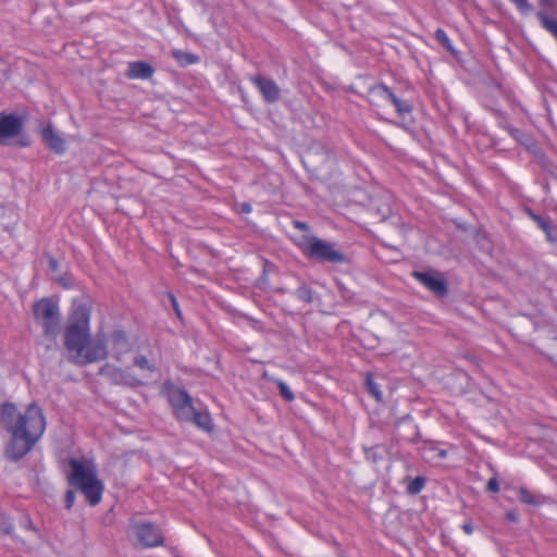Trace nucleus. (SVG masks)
<instances>
[{"mask_svg": "<svg viewBox=\"0 0 557 557\" xmlns=\"http://www.w3.org/2000/svg\"><path fill=\"white\" fill-rule=\"evenodd\" d=\"M532 220L541 227L545 233L549 240H553L550 231H552V224L548 219L542 218L537 214L530 213Z\"/></svg>", "mask_w": 557, "mask_h": 557, "instance_id": "nucleus-20", "label": "nucleus"}, {"mask_svg": "<svg viewBox=\"0 0 557 557\" xmlns=\"http://www.w3.org/2000/svg\"><path fill=\"white\" fill-rule=\"evenodd\" d=\"M170 299H171V302H172V306H173L175 312L177 313V315H180L181 312H180L178 305H177L175 297L173 295H170Z\"/></svg>", "mask_w": 557, "mask_h": 557, "instance_id": "nucleus-36", "label": "nucleus"}, {"mask_svg": "<svg viewBox=\"0 0 557 557\" xmlns=\"http://www.w3.org/2000/svg\"><path fill=\"white\" fill-rule=\"evenodd\" d=\"M49 268L52 271H57L59 269V263H58V261L54 258H50L49 259Z\"/></svg>", "mask_w": 557, "mask_h": 557, "instance_id": "nucleus-35", "label": "nucleus"}, {"mask_svg": "<svg viewBox=\"0 0 557 557\" xmlns=\"http://www.w3.org/2000/svg\"><path fill=\"white\" fill-rule=\"evenodd\" d=\"M370 95L376 98L389 100L396 108V111L403 115L411 112V106L394 95V92L385 85H376L370 89Z\"/></svg>", "mask_w": 557, "mask_h": 557, "instance_id": "nucleus-9", "label": "nucleus"}, {"mask_svg": "<svg viewBox=\"0 0 557 557\" xmlns=\"http://www.w3.org/2000/svg\"><path fill=\"white\" fill-rule=\"evenodd\" d=\"M298 246L309 259L319 262L342 263L345 260L344 255L335 249L334 244L315 236H302Z\"/></svg>", "mask_w": 557, "mask_h": 557, "instance_id": "nucleus-4", "label": "nucleus"}, {"mask_svg": "<svg viewBox=\"0 0 557 557\" xmlns=\"http://www.w3.org/2000/svg\"><path fill=\"white\" fill-rule=\"evenodd\" d=\"M512 2H515L518 8L522 11H528L530 10V4L528 3L527 0H511Z\"/></svg>", "mask_w": 557, "mask_h": 557, "instance_id": "nucleus-31", "label": "nucleus"}, {"mask_svg": "<svg viewBox=\"0 0 557 557\" xmlns=\"http://www.w3.org/2000/svg\"><path fill=\"white\" fill-rule=\"evenodd\" d=\"M277 387H278V391H280V395L286 400V401H292L294 400V394L293 392L290 391V388L286 385V383H284L283 381L281 380H276L275 381Z\"/></svg>", "mask_w": 557, "mask_h": 557, "instance_id": "nucleus-23", "label": "nucleus"}, {"mask_svg": "<svg viewBox=\"0 0 557 557\" xmlns=\"http://www.w3.org/2000/svg\"><path fill=\"white\" fill-rule=\"evenodd\" d=\"M296 296L299 300L310 304L312 301V293L306 286H300L296 290Z\"/></svg>", "mask_w": 557, "mask_h": 557, "instance_id": "nucleus-26", "label": "nucleus"}, {"mask_svg": "<svg viewBox=\"0 0 557 557\" xmlns=\"http://www.w3.org/2000/svg\"><path fill=\"white\" fill-rule=\"evenodd\" d=\"M134 366L138 367L141 370H147L151 372L154 371V367L144 356H136L134 358Z\"/></svg>", "mask_w": 557, "mask_h": 557, "instance_id": "nucleus-25", "label": "nucleus"}, {"mask_svg": "<svg viewBox=\"0 0 557 557\" xmlns=\"http://www.w3.org/2000/svg\"><path fill=\"white\" fill-rule=\"evenodd\" d=\"M101 373L109 376L113 383L115 384H122V385H128V386H136L139 384V381L136 380L133 375H131L128 372L115 368L112 366H104L101 369Z\"/></svg>", "mask_w": 557, "mask_h": 557, "instance_id": "nucleus-14", "label": "nucleus"}, {"mask_svg": "<svg viewBox=\"0 0 557 557\" xmlns=\"http://www.w3.org/2000/svg\"><path fill=\"white\" fill-rule=\"evenodd\" d=\"M543 27L557 38V20L546 16L544 13L537 14Z\"/></svg>", "mask_w": 557, "mask_h": 557, "instance_id": "nucleus-19", "label": "nucleus"}, {"mask_svg": "<svg viewBox=\"0 0 557 557\" xmlns=\"http://www.w3.org/2000/svg\"><path fill=\"white\" fill-rule=\"evenodd\" d=\"M13 530V524L11 521L4 516L0 515V531L10 534Z\"/></svg>", "mask_w": 557, "mask_h": 557, "instance_id": "nucleus-28", "label": "nucleus"}, {"mask_svg": "<svg viewBox=\"0 0 557 557\" xmlns=\"http://www.w3.org/2000/svg\"><path fill=\"white\" fill-rule=\"evenodd\" d=\"M34 315L46 336H57L60 330V313L55 302L47 298L37 301L34 305Z\"/></svg>", "mask_w": 557, "mask_h": 557, "instance_id": "nucleus-5", "label": "nucleus"}, {"mask_svg": "<svg viewBox=\"0 0 557 557\" xmlns=\"http://www.w3.org/2000/svg\"><path fill=\"white\" fill-rule=\"evenodd\" d=\"M436 39L448 50H453L450 40L443 29H437L435 33Z\"/></svg>", "mask_w": 557, "mask_h": 557, "instance_id": "nucleus-27", "label": "nucleus"}, {"mask_svg": "<svg viewBox=\"0 0 557 557\" xmlns=\"http://www.w3.org/2000/svg\"><path fill=\"white\" fill-rule=\"evenodd\" d=\"M0 422L10 433L4 455L12 461H17L27 455L46 429V419L37 404L28 405L24 412L17 411L14 404L1 406Z\"/></svg>", "mask_w": 557, "mask_h": 557, "instance_id": "nucleus-1", "label": "nucleus"}, {"mask_svg": "<svg viewBox=\"0 0 557 557\" xmlns=\"http://www.w3.org/2000/svg\"><path fill=\"white\" fill-rule=\"evenodd\" d=\"M109 344L113 357L120 361L122 357L131 351V344L126 334L121 330H114L109 337Z\"/></svg>", "mask_w": 557, "mask_h": 557, "instance_id": "nucleus-12", "label": "nucleus"}, {"mask_svg": "<svg viewBox=\"0 0 557 557\" xmlns=\"http://www.w3.org/2000/svg\"><path fill=\"white\" fill-rule=\"evenodd\" d=\"M519 499L527 505H539L540 502L524 487L519 488Z\"/></svg>", "mask_w": 557, "mask_h": 557, "instance_id": "nucleus-24", "label": "nucleus"}, {"mask_svg": "<svg viewBox=\"0 0 557 557\" xmlns=\"http://www.w3.org/2000/svg\"><path fill=\"white\" fill-rule=\"evenodd\" d=\"M462 529H463V531H465L467 534H471V533H472V531H473V527H472V524H471V523H465V524L462 525Z\"/></svg>", "mask_w": 557, "mask_h": 557, "instance_id": "nucleus-37", "label": "nucleus"}, {"mask_svg": "<svg viewBox=\"0 0 557 557\" xmlns=\"http://www.w3.org/2000/svg\"><path fill=\"white\" fill-rule=\"evenodd\" d=\"M331 152L323 145L314 144L306 151L304 163L313 171H318L331 160Z\"/></svg>", "mask_w": 557, "mask_h": 557, "instance_id": "nucleus-8", "label": "nucleus"}, {"mask_svg": "<svg viewBox=\"0 0 557 557\" xmlns=\"http://www.w3.org/2000/svg\"><path fill=\"white\" fill-rule=\"evenodd\" d=\"M153 74V69L146 62L138 61L128 64L127 76L129 78L147 79Z\"/></svg>", "mask_w": 557, "mask_h": 557, "instance_id": "nucleus-17", "label": "nucleus"}, {"mask_svg": "<svg viewBox=\"0 0 557 557\" xmlns=\"http://www.w3.org/2000/svg\"><path fill=\"white\" fill-rule=\"evenodd\" d=\"M26 527L32 528V522H30V521H28V523H26Z\"/></svg>", "mask_w": 557, "mask_h": 557, "instance_id": "nucleus-41", "label": "nucleus"}, {"mask_svg": "<svg viewBox=\"0 0 557 557\" xmlns=\"http://www.w3.org/2000/svg\"><path fill=\"white\" fill-rule=\"evenodd\" d=\"M252 82L267 102L272 103L280 99L281 90L273 79L259 75L252 77Z\"/></svg>", "mask_w": 557, "mask_h": 557, "instance_id": "nucleus-11", "label": "nucleus"}, {"mask_svg": "<svg viewBox=\"0 0 557 557\" xmlns=\"http://www.w3.org/2000/svg\"><path fill=\"white\" fill-rule=\"evenodd\" d=\"M22 129V122L14 115L0 116V144L5 139L15 137Z\"/></svg>", "mask_w": 557, "mask_h": 557, "instance_id": "nucleus-13", "label": "nucleus"}, {"mask_svg": "<svg viewBox=\"0 0 557 557\" xmlns=\"http://www.w3.org/2000/svg\"><path fill=\"white\" fill-rule=\"evenodd\" d=\"M129 531L141 547H156L163 544L161 530L151 522L133 520Z\"/></svg>", "mask_w": 557, "mask_h": 557, "instance_id": "nucleus-6", "label": "nucleus"}, {"mask_svg": "<svg viewBox=\"0 0 557 557\" xmlns=\"http://www.w3.org/2000/svg\"><path fill=\"white\" fill-rule=\"evenodd\" d=\"M294 225L296 228H299V230H302V231H308V225L305 223V222H300V221H295L294 222Z\"/></svg>", "mask_w": 557, "mask_h": 557, "instance_id": "nucleus-34", "label": "nucleus"}, {"mask_svg": "<svg viewBox=\"0 0 557 557\" xmlns=\"http://www.w3.org/2000/svg\"><path fill=\"white\" fill-rule=\"evenodd\" d=\"M41 138L45 145L55 153L61 154L65 151V140L51 125H47L41 129Z\"/></svg>", "mask_w": 557, "mask_h": 557, "instance_id": "nucleus-15", "label": "nucleus"}, {"mask_svg": "<svg viewBox=\"0 0 557 557\" xmlns=\"http://www.w3.org/2000/svg\"><path fill=\"white\" fill-rule=\"evenodd\" d=\"M424 483H425V480L422 476H417L414 480H412L408 484V486H407L408 493L412 494V495L420 493L424 486Z\"/></svg>", "mask_w": 557, "mask_h": 557, "instance_id": "nucleus-22", "label": "nucleus"}, {"mask_svg": "<svg viewBox=\"0 0 557 557\" xmlns=\"http://www.w3.org/2000/svg\"><path fill=\"white\" fill-rule=\"evenodd\" d=\"M242 211L245 213H249L251 211V206L248 202L242 203Z\"/></svg>", "mask_w": 557, "mask_h": 557, "instance_id": "nucleus-38", "label": "nucleus"}, {"mask_svg": "<svg viewBox=\"0 0 557 557\" xmlns=\"http://www.w3.org/2000/svg\"><path fill=\"white\" fill-rule=\"evenodd\" d=\"M487 491L496 493L499 491V484L495 478L488 480L486 485Z\"/></svg>", "mask_w": 557, "mask_h": 557, "instance_id": "nucleus-30", "label": "nucleus"}, {"mask_svg": "<svg viewBox=\"0 0 557 557\" xmlns=\"http://www.w3.org/2000/svg\"><path fill=\"white\" fill-rule=\"evenodd\" d=\"M413 276L437 296L447 293L445 281L435 272H413Z\"/></svg>", "mask_w": 557, "mask_h": 557, "instance_id": "nucleus-10", "label": "nucleus"}, {"mask_svg": "<svg viewBox=\"0 0 557 557\" xmlns=\"http://www.w3.org/2000/svg\"><path fill=\"white\" fill-rule=\"evenodd\" d=\"M70 467V485L81 491L90 506L98 505L101 502L104 486L98 479L96 466L88 460L72 458Z\"/></svg>", "mask_w": 557, "mask_h": 557, "instance_id": "nucleus-3", "label": "nucleus"}, {"mask_svg": "<svg viewBox=\"0 0 557 557\" xmlns=\"http://www.w3.org/2000/svg\"><path fill=\"white\" fill-rule=\"evenodd\" d=\"M60 283H61L63 286H65V287H67V286H69V284L66 283V281H65V280H63V278H61V280H60Z\"/></svg>", "mask_w": 557, "mask_h": 557, "instance_id": "nucleus-39", "label": "nucleus"}, {"mask_svg": "<svg viewBox=\"0 0 557 557\" xmlns=\"http://www.w3.org/2000/svg\"><path fill=\"white\" fill-rule=\"evenodd\" d=\"M75 502V493L69 490L65 494V507L66 509H71Z\"/></svg>", "mask_w": 557, "mask_h": 557, "instance_id": "nucleus-29", "label": "nucleus"}, {"mask_svg": "<svg viewBox=\"0 0 557 557\" xmlns=\"http://www.w3.org/2000/svg\"><path fill=\"white\" fill-rule=\"evenodd\" d=\"M506 519L509 520V521H512V522H517L518 521V515L516 511H509L506 513Z\"/></svg>", "mask_w": 557, "mask_h": 557, "instance_id": "nucleus-33", "label": "nucleus"}, {"mask_svg": "<svg viewBox=\"0 0 557 557\" xmlns=\"http://www.w3.org/2000/svg\"><path fill=\"white\" fill-rule=\"evenodd\" d=\"M89 320V308L82 302H74L64 331V347L67 360L77 366L98 362L108 356L104 339L100 336L90 338Z\"/></svg>", "mask_w": 557, "mask_h": 557, "instance_id": "nucleus-2", "label": "nucleus"}, {"mask_svg": "<svg viewBox=\"0 0 557 557\" xmlns=\"http://www.w3.org/2000/svg\"><path fill=\"white\" fill-rule=\"evenodd\" d=\"M171 54L182 66H186L198 62V57L189 52L172 50Z\"/></svg>", "mask_w": 557, "mask_h": 557, "instance_id": "nucleus-18", "label": "nucleus"}, {"mask_svg": "<svg viewBox=\"0 0 557 557\" xmlns=\"http://www.w3.org/2000/svg\"><path fill=\"white\" fill-rule=\"evenodd\" d=\"M389 212H391V209L388 206H386L384 209L377 208V213L382 216L383 220L387 218Z\"/></svg>", "mask_w": 557, "mask_h": 557, "instance_id": "nucleus-32", "label": "nucleus"}, {"mask_svg": "<svg viewBox=\"0 0 557 557\" xmlns=\"http://www.w3.org/2000/svg\"><path fill=\"white\" fill-rule=\"evenodd\" d=\"M366 385L369 391V393L377 400H382V393L379 388V385L373 381V377L370 373L367 374L366 377Z\"/></svg>", "mask_w": 557, "mask_h": 557, "instance_id": "nucleus-21", "label": "nucleus"}, {"mask_svg": "<svg viewBox=\"0 0 557 557\" xmlns=\"http://www.w3.org/2000/svg\"><path fill=\"white\" fill-rule=\"evenodd\" d=\"M168 397L180 420L188 418V413L193 412V399L184 389L172 387L168 392Z\"/></svg>", "mask_w": 557, "mask_h": 557, "instance_id": "nucleus-7", "label": "nucleus"}, {"mask_svg": "<svg viewBox=\"0 0 557 557\" xmlns=\"http://www.w3.org/2000/svg\"><path fill=\"white\" fill-rule=\"evenodd\" d=\"M26 527L32 528V522H30V521H28V523H26Z\"/></svg>", "mask_w": 557, "mask_h": 557, "instance_id": "nucleus-40", "label": "nucleus"}, {"mask_svg": "<svg viewBox=\"0 0 557 557\" xmlns=\"http://www.w3.org/2000/svg\"><path fill=\"white\" fill-rule=\"evenodd\" d=\"M183 421H190L206 432H211L213 430V423L210 414L208 412L197 410L195 406L193 407V412L188 413V418H184Z\"/></svg>", "mask_w": 557, "mask_h": 557, "instance_id": "nucleus-16", "label": "nucleus"}]
</instances>
